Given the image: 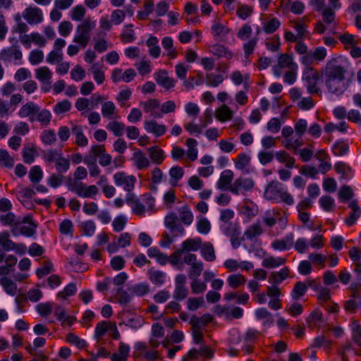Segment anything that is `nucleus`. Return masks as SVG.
<instances>
[{
  "instance_id": "54",
  "label": "nucleus",
  "mask_w": 361,
  "mask_h": 361,
  "mask_svg": "<svg viewBox=\"0 0 361 361\" xmlns=\"http://www.w3.org/2000/svg\"><path fill=\"white\" fill-rule=\"evenodd\" d=\"M272 324L276 325L281 332H284L288 329L287 319L279 313L272 317Z\"/></svg>"
},
{
  "instance_id": "7",
  "label": "nucleus",
  "mask_w": 361,
  "mask_h": 361,
  "mask_svg": "<svg viewBox=\"0 0 361 361\" xmlns=\"http://www.w3.org/2000/svg\"><path fill=\"white\" fill-rule=\"evenodd\" d=\"M183 262L185 264L190 266L188 272L190 279L198 278L201 275L204 269V264L201 260L197 259L196 255L192 253L185 255Z\"/></svg>"
},
{
  "instance_id": "6",
  "label": "nucleus",
  "mask_w": 361,
  "mask_h": 361,
  "mask_svg": "<svg viewBox=\"0 0 361 361\" xmlns=\"http://www.w3.org/2000/svg\"><path fill=\"white\" fill-rule=\"evenodd\" d=\"M302 78L305 82V85L309 93H315L319 92L320 74L317 70L314 68L302 70Z\"/></svg>"
},
{
  "instance_id": "27",
  "label": "nucleus",
  "mask_w": 361,
  "mask_h": 361,
  "mask_svg": "<svg viewBox=\"0 0 361 361\" xmlns=\"http://www.w3.org/2000/svg\"><path fill=\"white\" fill-rule=\"evenodd\" d=\"M336 171L341 175V178L344 180H350L353 176L352 169L344 162L338 161L334 164Z\"/></svg>"
},
{
  "instance_id": "62",
  "label": "nucleus",
  "mask_w": 361,
  "mask_h": 361,
  "mask_svg": "<svg viewBox=\"0 0 361 361\" xmlns=\"http://www.w3.org/2000/svg\"><path fill=\"white\" fill-rule=\"evenodd\" d=\"M56 170L59 173H63L68 171L70 167V161L62 155L57 159L55 162Z\"/></svg>"
},
{
  "instance_id": "2",
  "label": "nucleus",
  "mask_w": 361,
  "mask_h": 361,
  "mask_svg": "<svg viewBox=\"0 0 361 361\" xmlns=\"http://www.w3.org/2000/svg\"><path fill=\"white\" fill-rule=\"evenodd\" d=\"M94 27L95 23L94 21L90 18L85 19L82 23L78 25L73 42L78 44L81 48H85L90 41V32Z\"/></svg>"
},
{
  "instance_id": "35",
  "label": "nucleus",
  "mask_w": 361,
  "mask_h": 361,
  "mask_svg": "<svg viewBox=\"0 0 361 361\" xmlns=\"http://www.w3.org/2000/svg\"><path fill=\"white\" fill-rule=\"evenodd\" d=\"M0 221L4 226H10L12 228L20 225L19 216H16L12 212H7L0 216Z\"/></svg>"
},
{
  "instance_id": "34",
  "label": "nucleus",
  "mask_w": 361,
  "mask_h": 361,
  "mask_svg": "<svg viewBox=\"0 0 361 361\" xmlns=\"http://www.w3.org/2000/svg\"><path fill=\"white\" fill-rule=\"evenodd\" d=\"M180 220L185 225H190L193 221V214L187 204H184L178 210Z\"/></svg>"
},
{
  "instance_id": "44",
  "label": "nucleus",
  "mask_w": 361,
  "mask_h": 361,
  "mask_svg": "<svg viewBox=\"0 0 361 361\" xmlns=\"http://www.w3.org/2000/svg\"><path fill=\"white\" fill-rule=\"evenodd\" d=\"M90 71L93 74L94 79L97 84L100 85L104 82L105 80V75L104 72L102 69V66L98 63H94L90 68Z\"/></svg>"
},
{
  "instance_id": "23",
  "label": "nucleus",
  "mask_w": 361,
  "mask_h": 361,
  "mask_svg": "<svg viewBox=\"0 0 361 361\" xmlns=\"http://www.w3.org/2000/svg\"><path fill=\"white\" fill-rule=\"evenodd\" d=\"M144 125L145 129L148 133H153L157 137L163 135L166 131V126L159 124L156 121H145Z\"/></svg>"
},
{
  "instance_id": "22",
  "label": "nucleus",
  "mask_w": 361,
  "mask_h": 361,
  "mask_svg": "<svg viewBox=\"0 0 361 361\" xmlns=\"http://www.w3.org/2000/svg\"><path fill=\"white\" fill-rule=\"evenodd\" d=\"M234 174L229 169L224 170L221 172L220 178L216 183L218 188L229 190V188L232 185L231 182L233 179Z\"/></svg>"
},
{
  "instance_id": "5",
  "label": "nucleus",
  "mask_w": 361,
  "mask_h": 361,
  "mask_svg": "<svg viewBox=\"0 0 361 361\" xmlns=\"http://www.w3.org/2000/svg\"><path fill=\"white\" fill-rule=\"evenodd\" d=\"M291 205L294 202L293 196L288 192L287 188L279 182H272V201Z\"/></svg>"
},
{
  "instance_id": "50",
  "label": "nucleus",
  "mask_w": 361,
  "mask_h": 361,
  "mask_svg": "<svg viewBox=\"0 0 361 361\" xmlns=\"http://www.w3.org/2000/svg\"><path fill=\"white\" fill-rule=\"evenodd\" d=\"M245 281V277L241 274H232L227 279L228 286L233 289L243 286Z\"/></svg>"
},
{
  "instance_id": "43",
  "label": "nucleus",
  "mask_w": 361,
  "mask_h": 361,
  "mask_svg": "<svg viewBox=\"0 0 361 361\" xmlns=\"http://www.w3.org/2000/svg\"><path fill=\"white\" fill-rule=\"evenodd\" d=\"M161 45L165 50L167 51V56L170 59L176 58L177 56V51L173 47V42L172 38L169 37H165L162 39Z\"/></svg>"
},
{
  "instance_id": "59",
  "label": "nucleus",
  "mask_w": 361,
  "mask_h": 361,
  "mask_svg": "<svg viewBox=\"0 0 361 361\" xmlns=\"http://www.w3.org/2000/svg\"><path fill=\"white\" fill-rule=\"evenodd\" d=\"M234 161L236 169L244 170L247 166H249L250 162V157L245 153H240L238 154Z\"/></svg>"
},
{
  "instance_id": "39",
  "label": "nucleus",
  "mask_w": 361,
  "mask_h": 361,
  "mask_svg": "<svg viewBox=\"0 0 361 361\" xmlns=\"http://www.w3.org/2000/svg\"><path fill=\"white\" fill-rule=\"evenodd\" d=\"M233 114V111L226 105H223L216 111V117L221 122L231 120Z\"/></svg>"
},
{
  "instance_id": "31",
  "label": "nucleus",
  "mask_w": 361,
  "mask_h": 361,
  "mask_svg": "<svg viewBox=\"0 0 361 361\" xmlns=\"http://www.w3.org/2000/svg\"><path fill=\"white\" fill-rule=\"evenodd\" d=\"M18 262L17 257L9 255L5 259V264L0 266V276H6L13 271V268Z\"/></svg>"
},
{
  "instance_id": "16",
  "label": "nucleus",
  "mask_w": 361,
  "mask_h": 361,
  "mask_svg": "<svg viewBox=\"0 0 361 361\" xmlns=\"http://www.w3.org/2000/svg\"><path fill=\"white\" fill-rule=\"evenodd\" d=\"M39 107L32 102L23 104L18 111V115L21 118L29 117L30 121H35V116L39 111Z\"/></svg>"
},
{
  "instance_id": "15",
  "label": "nucleus",
  "mask_w": 361,
  "mask_h": 361,
  "mask_svg": "<svg viewBox=\"0 0 361 361\" xmlns=\"http://www.w3.org/2000/svg\"><path fill=\"white\" fill-rule=\"evenodd\" d=\"M202 244L200 238H188L181 243L180 251L183 254H188L190 252H196L200 249Z\"/></svg>"
},
{
  "instance_id": "60",
  "label": "nucleus",
  "mask_w": 361,
  "mask_h": 361,
  "mask_svg": "<svg viewBox=\"0 0 361 361\" xmlns=\"http://www.w3.org/2000/svg\"><path fill=\"white\" fill-rule=\"evenodd\" d=\"M314 59L313 58V55L312 54V50H310L309 52L300 56L299 61L301 65L303 66L302 70L307 69H313L314 68L312 66Z\"/></svg>"
},
{
  "instance_id": "33",
  "label": "nucleus",
  "mask_w": 361,
  "mask_h": 361,
  "mask_svg": "<svg viewBox=\"0 0 361 361\" xmlns=\"http://www.w3.org/2000/svg\"><path fill=\"white\" fill-rule=\"evenodd\" d=\"M211 29L213 36L219 39L225 37L229 31L228 28L221 24L219 20L214 21Z\"/></svg>"
},
{
  "instance_id": "17",
  "label": "nucleus",
  "mask_w": 361,
  "mask_h": 361,
  "mask_svg": "<svg viewBox=\"0 0 361 361\" xmlns=\"http://www.w3.org/2000/svg\"><path fill=\"white\" fill-rule=\"evenodd\" d=\"M294 234L290 233L285 238L276 240L272 243V248L279 251H284L290 249L293 245Z\"/></svg>"
},
{
  "instance_id": "11",
  "label": "nucleus",
  "mask_w": 361,
  "mask_h": 361,
  "mask_svg": "<svg viewBox=\"0 0 361 361\" xmlns=\"http://www.w3.org/2000/svg\"><path fill=\"white\" fill-rule=\"evenodd\" d=\"M22 58L23 53L17 44L4 48L0 52V59L5 63L20 61Z\"/></svg>"
},
{
  "instance_id": "52",
  "label": "nucleus",
  "mask_w": 361,
  "mask_h": 361,
  "mask_svg": "<svg viewBox=\"0 0 361 361\" xmlns=\"http://www.w3.org/2000/svg\"><path fill=\"white\" fill-rule=\"evenodd\" d=\"M116 109V106L113 102H105L102 106V114L104 117L111 119L115 114Z\"/></svg>"
},
{
  "instance_id": "25",
  "label": "nucleus",
  "mask_w": 361,
  "mask_h": 361,
  "mask_svg": "<svg viewBox=\"0 0 361 361\" xmlns=\"http://www.w3.org/2000/svg\"><path fill=\"white\" fill-rule=\"evenodd\" d=\"M71 132L75 138V144L79 147H85L88 144V140L82 132V128L80 126L73 124Z\"/></svg>"
},
{
  "instance_id": "24",
  "label": "nucleus",
  "mask_w": 361,
  "mask_h": 361,
  "mask_svg": "<svg viewBox=\"0 0 361 361\" xmlns=\"http://www.w3.org/2000/svg\"><path fill=\"white\" fill-rule=\"evenodd\" d=\"M258 212L257 206L250 200L245 199L243 202V206L240 209V214L245 216L247 220L255 216Z\"/></svg>"
},
{
  "instance_id": "46",
  "label": "nucleus",
  "mask_w": 361,
  "mask_h": 361,
  "mask_svg": "<svg viewBox=\"0 0 361 361\" xmlns=\"http://www.w3.org/2000/svg\"><path fill=\"white\" fill-rule=\"evenodd\" d=\"M129 291L130 294L135 295L138 297H142L149 293V286L146 283H141L138 284H135L132 287L129 288Z\"/></svg>"
},
{
  "instance_id": "51",
  "label": "nucleus",
  "mask_w": 361,
  "mask_h": 361,
  "mask_svg": "<svg viewBox=\"0 0 361 361\" xmlns=\"http://www.w3.org/2000/svg\"><path fill=\"white\" fill-rule=\"evenodd\" d=\"M149 280L154 284L161 285L165 281V274L163 271L149 269L148 271Z\"/></svg>"
},
{
  "instance_id": "20",
  "label": "nucleus",
  "mask_w": 361,
  "mask_h": 361,
  "mask_svg": "<svg viewBox=\"0 0 361 361\" xmlns=\"http://www.w3.org/2000/svg\"><path fill=\"white\" fill-rule=\"evenodd\" d=\"M341 8V3L339 0H328V5H326V23L331 25L334 23L335 12Z\"/></svg>"
},
{
  "instance_id": "8",
  "label": "nucleus",
  "mask_w": 361,
  "mask_h": 361,
  "mask_svg": "<svg viewBox=\"0 0 361 361\" xmlns=\"http://www.w3.org/2000/svg\"><path fill=\"white\" fill-rule=\"evenodd\" d=\"M114 181L117 187L122 188L124 191L132 192L136 183V178L133 175H128L124 171H119L114 173Z\"/></svg>"
},
{
  "instance_id": "32",
  "label": "nucleus",
  "mask_w": 361,
  "mask_h": 361,
  "mask_svg": "<svg viewBox=\"0 0 361 361\" xmlns=\"http://www.w3.org/2000/svg\"><path fill=\"white\" fill-rule=\"evenodd\" d=\"M209 51L213 55L216 56L219 58H226L230 59L232 58L233 54L229 51L227 48L223 45L214 44L209 47Z\"/></svg>"
},
{
  "instance_id": "53",
  "label": "nucleus",
  "mask_w": 361,
  "mask_h": 361,
  "mask_svg": "<svg viewBox=\"0 0 361 361\" xmlns=\"http://www.w3.org/2000/svg\"><path fill=\"white\" fill-rule=\"evenodd\" d=\"M14 159L6 150L0 149V164L1 166L11 169L14 166Z\"/></svg>"
},
{
  "instance_id": "42",
  "label": "nucleus",
  "mask_w": 361,
  "mask_h": 361,
  "mask_svg": "<svg viewBox=\"0 0 361 361\" xmlns=\"http://www.w3.org/2000/svg\"><path fill=\"white\" fill-rule=\"evenodd\" d=\"M283 296L281 289L272 285V310H278L282 307L281 298Z\"/></svg>"
},
{
  "instance_id": "56",
  "label": "nucleus",
  "mask_w": 361,
  "mask_h": 361,
  "mask_svg": "<svg viewBox=\"0 0 361 361\" xmlns=\"http://www.w3.org/2000/svg\"><path fill=\"white\" fill-rule=\"evenodd\" d=\"M309 4L317 11L321 13L323 17V21L326 23L325 0H310Z\"/></svg>"
},
{
  "instance_id": "37",
  "label": "nucleus",
  "mask_w": 361,
  "mask_h": 361,
  "mask_svg": "<svg viewBox=\"0 0 361 361\" xmlns=\"http://www.w3.org/2000/svg\"><path fill=\"white\" fill-rule=\"evenodd\" d=\"M200 249L202 255L206 261L212 262L216 259L214 249L211 243L202 244Z\"/></svg>"
},
{
  "instance_id": "63",
  "label": "nucleus",
  "mask_w": 361,
  "mask_h": 361,
  "mask_svg": "<svg viewBox=\"0 0 361 361\" xmlns=\"http://www.w3.org/2000/svg\"><path fill=\"white\" fill-rule=\"evenodd\" d=\"M11 231L14 236H17L19 235L31 236L35 233V230L34 228L30 226H22L19 228L18 226L11 228Z\"/></svg>"
},
{
  "instance_id": "57",
  "label": "nucleus",
  "mask_w": 361,
  "mask_h": 361,
  "mask_svg": "<svg viewBox=\"0 0 361 361\" xmlns=\"http://www.w3.org/2000/svg\"><path fill=\"white\" fill-rule=\"evenodd\" d=\"M35 120L40 123L42 126H47L49 124L51 118V114L49 111L42 109L36 114Z\"/></svg>"
},
{
  "instance_id": "19",
  "label": "nucleus",
  "mask_w": 361,
  "mask_h": 361,
  "mask_svg": "<svg viewBox=\"0 0 361 361\" xmlns=\"http://www.w3.org/2000/svg\"><path fill=\"white\" fill-rule=\"evenodd\" d=\"M134 165L138 170L147 168L149 164V160L146 155L140 149H135L131 158Z\"/></svg>"
},
{
  "instance_id": "3",
  "label": "nucleus",
  "mask_w": 361,
  "mask_h": 361,
  "mask_svg": "<svg viewBox=\"0 0 361 361\" xmlns=\"http://www.w3.org/2000/svg\"><path fill=\"white\" fill-rule=\"evenodd\" d=\"M67 187L69 190L84 198H93L99 192V189L96 185H86L82 182L73 180L71 178L67 181Z\"/></svg>"
},
{
  "instance_id": "14",
  "label": "nucleus",
  "mask_w": 361,
  "mask_h": 361,
  "mask_svg": "<svg viewBox=\"0 0 361 361\" xmlns=\"http://www.w3.org/2000/svg\"><path fill=\"white\" fill-rule=\"evenodd\" d=\"M154 79L157 84L166 90H170L175 86L176 81L168 75L164 70H159L154 74Z\"/></svg>"
},
{
  "instance_id": "48",
  "label": "nucleus",
  "mask_w": 361,
  "mask_h": 361,
  "mask_svg": "<svg viewBox=\"0 0 361 361\" xmlns=\"http://www.w3.org/2000/svg\"><path fill=\"white\" fill-rule=\"evenodd\" d=\"M184 174L183 169L178 166H176L172 167L169 170V176L171 177L170 183L172 185L175 186L177 185V183L179 180H180Z\"/></svg>"
},
{
  "instance_id": "64",
  "label": "nucleus",
  "mask_w": 361,
  "mask_h": 361,
  "mask_svg": "<svg viewBox=\"0 0 361 361\" xmlns=\"http://www.w3.org/2000/svg\"><path fill=\"white\" fill-rule=\"evenodd\" d=\"M111 322H101L97 324L94 331V336L97 338L102 337L108 331L110 330Z\"/></svg>"
},
{
  "instance_id": "1",
  "label": "nucleus",
  "mask_w": 361,
  "mask_h": 361,
  "mask_svg": "<svg viewBox=\"0 0 361 361\" xmlns=\"http://www.w3.org/2000/svg\"><path fill=\"white\" fill-rule=\"evenodd\" d=\"M348 63L342 57L329 60L322 71V78L329 92L335 94H342L348 88L345 79Z\"/></svg>"
},
{
  "instance_id": "29",
  "label": "nucleus",
  "mask_w": 361,
  "mask_h": 361,
  "mask_svg": "<svg viewBox=\"0 0 361 361\" xmlns=\"http://www.w3.org/2000/svg\"><path fill=\"white\" fill-rule=\"evenodd\" d=\"M349 329L353 341L361 347V324L357 320H351Z\"/></svg>"
},
{
  "instance_id": "4",
  "label": "nucleus",
  "mask_w": 361,
  "mask_h": 361,
  "mask_svg": "<svg viewBox=\"0 0 361 361\" xmlns=\"http://www.w3.org/2000/svg\"><path fill=\"white\" fill-rule=\"evenodd\" d=\"M290 69H298V66L294 61L293 57L287 54L279 55L276 63L272 68L274 75L280 78L285 71Z\"/></svg>"
},
{
  "instance_id": "12",
  "label": "nucleus",
  "mask_w": 361,
  "mask_h": 361,
  "mask_svg": "<svg viewBox=\"0 0 361 361\" xmlns=\"http://www.w3.org/2000/svg\"><path fill=\"white\" fill-rule=\"evenodd\" d=\"M165 226L176 235L184 232L185 229L180 223L178 216L175 213H170L165 217Z\"/></svg>"
},
{
  "instance_id": "21",
  "label": "nucleus",
  "mask_w": 361,
  "mask_h": 361,
  "mask_svg": "<svg viewBox=\"0 0 361 361\" xmlns=\"http://www.w3.org/2000/svg\"><path fill=\"white\" fill-rule=\"evenodd\" d=\"M351 212L348 217L344 220V223L348 227L354 225L361 216V209L356 201H352L349 204Z\"/></svg>"
},
{
  "instance_id": "41",
  "label": "nucleus",
  "mask_w": 361,
  "mask_h": 361,
  "mask_svg": "<svg viewBox=\"0 0 361 361\" xmlns=\"http://www.w3.org/2000/svg\"><path fill=\"white\" fill-rule=\"evenodd\" d=\"M275 158L278 161L284 164L287 168L291 169L293 167L295 159L290 157L286 152H276L275 153Z\"/></svg>"
},
{
  "instance_id": "38",
  "label": "nucleus",
  "mask_w": 361,
  "mask_h": 361,
  "mask_svg": "<svg viewBox=\"0 0 361 361\" xmlns=\"http://www.w3.org/2000/svg\"><path fill=\"white\" fill-rule=\"evenodd\" d=\"M307 286L305 283L298 281L291 291L290 295L293 300H298L301 298L307 292Z\"/></svg>"
},
{
  "instance_id": "18",
  "label": "nucleus",
  "mask_w": 361,
  "mask_h": 361,
  "mask_svg": "<svg viewBox=\"0 0 361 361\" xmlns=\"http://www.w3.org/2000/svg\"><path fill=\"white\" fill-rule=\"evenodd\" d=\"M287 217L280 214H274L272 216V235H280L287 226Z\"/></svg>"
},
{
  "instance_id": "61",
  "label": "nucleus",
  "mask_w": 361,
  "mask_h": 361,
  "mask_svg": "<svg viewBox=\"0 0 361 361\" xmlns=\"http://www.w3.org/2000/svg\"><path fill=\"white\" fill-rule=\"evenodd\" d=\"M149 257L156 258L161 264H165L167 262V255L161 252L157 247H151L147 250Z\"/></svg>"
},
{
  "instance_id": "9",
  "label": "nucleus",
  "mask_w": 361,
  "mask_h": 361,
  "mask_svg": "<svg viewBox=\"0 0 361 361\" xmlns=\"http://www.w3.org/2000/svg\"><path fill=\"white\" fill-rule=\"evenodd\" d=\"M23 18L30 25H37L43 21V12L37 6H30L22 13Z\"/></svg>"
},
{
  "instance_id": "55",
  "label": "nucleus",
  "mask_w": 361,
  "mask_h": 361,
  "mask_svg": "<svg viewBox=\"0 0 361 361\" xmlns=\"http://www.w3.org/2000/svg\"><path fill=\"white\" fill-rule=\"evenodd\" d=\"M40 138L42 142L47 145H51L56 141V135L54 130L47 129L42 132Z\"/></svg>"
},
{
  "instance_id": "58",
  "label": "nucleus",
  "mask_w": 361,
  "mask_h": 361,
  "mask_svg": "<svg viewBox=\"0 0 361 361\" xmlns=\"http://www.w3.org/2000/svg\"><path fill=\"white\" fill-rule=\"evenodd\" d=\"M303 141L301 137L296 135L291 136L287 140H284L283 145L288 149H297L299 147L302 145Z\"/></svg>"
},
{
  "instance_id": "49",
  "label": "nucleus",
  "mask_w": 361,
  "mask_h": 361,
  "mask_svg": "<svg viewBox=\"0 0 361 361\" xmlns=\"http://www.w3.org/2000/svg\"><path fill=\"white\" fill-rule=\"evenodd\" d=\"M86 14V10L82 5H77L70 11V16L73 20L81 21Z\"/></svg>"
},
{
  "instance_id": "28",
  "label": "nucleus",
  "mask_w": 361,
  "mask_h": 361,
  "mask_svg": "<svg viewBox=\"0 0 361 361\" xmlns=\"http://www.w3.org/2000/svg\"><path fill=\"white\" fill-rule=\"evenodd\" d=\"M147 152L152 161L157 164H161L165 159L164 150L157 145L148 148Z\"/></svg>"
},
{
  "instance_id": "36",
  "label": "nucleus",
  "mask_w": 361,
  "mask_h": 361,
  "mask_svg": "<svg viewBox=\"0 0 361 361\" xmlns=\"http://www.w3.org/2000/svg\"><path fill=\"white\" fill-rule=\"evenodd\" d=\"M35 76L39 81L50 84L52 73L48 67L43 66L35 70Z\"/></svg>"
},
{
  "instance_id": "40",
  "label": "nucleus",
  "mask_w": 361,
  "mask_h": 361,
  "mask_svg": "<svg viewBox=\"0 0 361 361\" xmlns=\"http://www.w3.org/2000/svg\"><path fill=\"white\" fill-rule=\"evenodd\" d=\"M262 233V228L259 222H257L250 226L245 231L243 237L246 239L252 240L253 238L259 236Z\"/></svg>"
},
{
  "instance_id": "10",
  "label": "nucleus",
  "mask_w": 361,
  "mask_h": 361,
  "mask_svg": "<svg viewBox=\"0 0 361 361\" xmlns=\"http://www.w3.org/2000/svg\"><path fill=\"white\" fill-rule=\"evenodd\" d=\"M185 284V275L183 274H178L175 279V289L173 294V299L180 301L188 297L189 292Z\"/></svg>"
},
{
  "instance_id": "45",
  "label": "nucleus",
  "mask_w": 361,
  "mask_h": 361,
  "mask_svg": "<svg viewBox=\"0 0 361 361\" xmlns=\"http://www.w3.org/2000/svg\"><path fill=\"white\" fill-rule=\"evenodd\" d=\"M0 284L8 295H15L16 294L17 286L12 280L7 277H3L0 279Z\"/></svg>"
},
{
  "instance_id": "30",
  "label": "nucleus",
  "mask_w": 361,
  "mask_h": 361,
  "mask_svg": "<svg viewBox=\"0 0 361 361\" xmlns=\"http://www.w3.org/2000/svg\"><path fill=\"white\" fill-rule=\"evenodd\" d=\"M15 243L11 240L10 234L7 231L0 233V249L5 252L13 250Z\"/></svg>"
},
{
  "instance_id": "13",
  "label": "nucleus",
  "mask_w": 361,
  "mask_h": 361,
  "mask_svg": "<svg viewBox=\"0 0 361 361\" xmlns=\"http://www.w3.org/2000/svg\"><path fill=\"white\" fill-rule=\"evenodd\" d=\"M253 186L254 183L252 179L240 178L230 186L229 190L233 194L239 195L243 191L251 190Z\"/></svg>"
},
{
  "instance_id": "26",
  "label": "nucleus",
  "mask_w": 361,
  "mask_h": 361,
  "mask_svg": "<svg viewBox=\"0 0 361 361\" xmlns=\"http://www.w3.org/2000/svg\"><path fill=\"white\" fill-rule=\"evenodd\" d=\"M159 102L157 99H149L142 104L144 110L147 113H150L151 116L155 118L162 117V114L155 110L159 107Z\"/></svg>"
},
{
  "instance_id": "47",
  "label": "nucleus",
  "mask_w": 361,
  "mask_h": 361,
  "mask_svg": "<svg viewBox=\"0 0 361 361\" xmlns=\"http://www.w3.org/2000/svg\"><path fill=\"white\" fill-rule=\"evenodd\" d=\"M320 207L326 212H331L335 208V201L329 195H323L319 200Z\"/></svg>"
}]
</instances>
